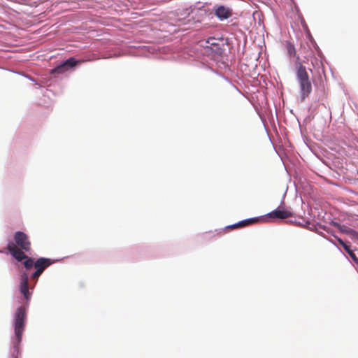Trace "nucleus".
Returning <instances> with one entry per match:
<instances>
[{
	"label": "nucleus",
	"instance_id": "obj_1",
	"mask_svg": "<svg viewBox=\"0 0 358 358\" xmlns=\"http://www.w3.org/2000/svg\"><path fill=\"white\" fill-rule=\"evenodd\" d=\"M26 318L27 312L25 307H19L15 313L14 331L15 340L13 341L14 348H17L22 341V334L25 328Z\"/></svg>",
	"mask_w": 358,
	"mask_h": 358
},
{
	"label": "nucleus",
	"instance_id": "obj_10",
	"mask_svg": "<svg viewBox=\"0 0 358 358\" xmlns=\"http://www.w3.org/2000/svg\"><path fill=\"white\" fill-rule=\"evenodd\" d=\"M259 220H260L259 218H256V217L250 218V219H247V220H242V221L238 222L237 224H235L231 226L230 227H231L233 229H235V228H237V227H245V226H248V225H250V224L257 223Z\"/></svg>",
	"mask_w": 358,
	"mask_h": 358
},
{
	"label": "nucleus",
	"instance_id": "obj_8",
	"mask_svg": "<svg viewBox=\"0 0 358 358\" xmlns=\"http://www.w3.org/2000/svg\"><path fill=\"white\" fill-rule=\"evenodd\" d=\"M76 64L77 61L73 57H70L62 64L52 69L51 73H62L66 71L69 68L75 66Z\"/></svg>",
	"mask_w": 358,
	"mask_h": 358
},
{
	"label": "nucleus",
	"instance_id": "obj_9",
	"mask_svg": "<svg viewBox=\"0 0 358 358\" xmlns=\"http://www.w3.org/2000/svg\"><path fill=\"white\" fill-rule=\"evenodd\" d=\"M28 280L29 274L27 272L22 273L20 278V292L27 301L30 299L31 296V293L29 291Z\"/></svg>",
	"mask_w": 358,
	"mask_h": 358
},
{
	"label": "nucleus",
	"instance_id": "obj_4",
	"mask_svg": "<svg viewBox=\"0 0 358 358\" xmlns=\"http://www.w3.org/2000/svg\"><path fill=\"white\" fill-rule=\"evenodd\" d=\"M14 241L15 245L24 250V252H29L31 250V242L29 239V236L22 231H17L14 234Z\"/></svg>",
	"mask_w": 358,
	"mask_h": 358
},
{
	"label": "nucleus",
	"instance_id": "obj_14",
	"mask_svg": "<svg viewBox=\"0 0 358 358\" xmlns=\"http://www.w3.org/2000/svg\"><path fill=\"white\" fill-rule=\"evenodd\" d=\"M287 50L289 55H294L295 54V48L294 45L289 44L287 47Z\"/></svg>",
	"mask_w": 358,
	"mask_h": 358
},
{
	"label": "nucleus",
	"instance_id": "obj_7",
	"mask_svg": "<svg viewBox=\"0 0 358 358\" xmlns=\"http://www.w3.org/2000/svg\"><path fill=\"white\" fill-rule=\"evenodd\" d=\"M214 13L215 16L220 20H227L233 15L231 8L222 5L215 6L214 8Z\"/></svg>",
	"mask_w": 358,
	"mask_h": 358
},
{
	"label": "nucleus",
	"instance_id": "obj_11",
	"mask_svg": "<svg viewBox=\"0 0 358 358\" xmlns=\"http://www.w3.org/2000/svg\"><path fill=\"white\" fill-rule=\"evenodd\" d=\"M308 62H310L313 69L318 66L320 64V60L312 52L306 57V60L303 61L304 63Z\"/></svg>",
	"mask_w": 358,
	"mask_h": 358
},
{
	"label": "nucleus",
	"instance_id": "obj_17",
	"mask_svg": "<svg viewBox=\"0 0 358 358\" xmlns=\"http://www.w3.org/2000/svg\"><path fill=\"white\" fill-rule=\"evenodd\" d=\"M308 70H309L310 72H312V71H313V69H312V68H310V67H308Z\"/></svg>",
	"mask_w": 358,
	"mask_h": 358
},
{
	"label": "nucleus",
	"instance_id": "obj_13",
	"mask_svg": "<svg viewBox=\"0 0 358 358\" xmlns=\"http://www.w3.org/2000/svg\"><path fill=\"white\" fill-rule=\"evenodd\" d=\"M343 248L355 262L357 261V258L354 252L350 249V245L347 244L346 245H344Z\"/></svg>",
	"mask_w": 358,
	"mask_h": 358
},
{
	"label": "nucleus",
	"instance_id": "obj_3",
	"mask_svg": "<svg viewBox=\"0 0 358 358\" xmlns=\"http://www.w3.org/2000/svg\"><path fill=\"white\" fill-rule=\"evenodd\" d=\"M53 261L48 258L41 257L38 258L34 263V268L36 271L31 275V278L33 280H37L42 274L44 270L50 266Z\"/></svg>",
	"mask_w": 358,
	"mask_h": 358
},
{
	"label": "nucleus",
	"instance_id": "obj_5",
	"mask_svg": "<svg viewBox=\"0 0 358 358\" xmlns=\"http://www.w3.org/2000/svg\"><path fill=\"white\" fill-rule=\"evenodd\" d=\"M7 249L11 255L18 262H21L24 260V258H27V255H25L24 250L18 248L15 243L12 242L8 243Z\"/></svg>",
	"mask_w": 358,
	"mask_h": 358
},
{
	"label": "nucleus",
	"instance_id": "obj_15",
	"mask_svg": "<svg viewBox=\"0 0 358 358\" xmlns=\"http://www.w3.org/2000/svg\"><path fill=\"white\" fill-rule=\"evenodd\" d=\"M338 241L339 242V243L343 246L344 247V245H346L347 243H345L344 241H343L341 238H338Z\"/></svg>",
	"mask_w": 358,
	"mask_h": 358
},
{
	"label": "nucleus",
	"instance_id": "obj_6",
	"mask_svg": "<svg viewBox=\"0 0 358 358\" xmlns=\"http://www.w3.org/2000/svg\"><path fill=\"white\" fill-rule=\"evenodd\" d=\"M294 213L285 208H278L268 214V218L286 219L292 217Z\"/></svg>",
	"mask_w": 358,
	"mask_h": 358
},
{
	"label": "nucleus",
	"instance_id": "obj_16",
	"mask_svg": "<svg viewBox=\"0 0 358 358\" xmlns=\"http://www.w3.org/2000/svg\"><path fill=\"white\" fill-rule=\"evenodd\" d=\"M339 226V229L341 231H343V232H347V230L344 229L343 228L345 227L344 226H341V225H338Z\"/></svg>",
	"mask_w": 358,
	"mask_h": 358
},
{
	"label": "nucleus",
	"instance_id": "obj_12",
	"mask_svg": "<svg viewBox=\"0 0 358 358\" xmlns=\"http://www.w3.org/2000/svg\"><path fill=\"white\" fill-rule=\"evenodd\" d=\"M23 262V265L25 267L26 270L31 269L33 266H34V261L32 258L29 257L27 256V258H24Z\"/></svg>",
	"mask_w": 358,
	"mask_h": 358
},
{
	"label": "nucleus",
	"instance_id": "obj_2",
	"mask_svg": "<svg viewBox=\"0 0 358 358\" xmlns=\"http://www.w3.org/2000/svg\"><path fill=\"white\" fill-rule=\"evenodd\" d=\"M296 77L300 85L301 96L304 100L312 92V84L306 66L301 62L298 64Z\"/></svg>",
	"mask_w": 358,
	"mask_h": 358
}]
</instances>
